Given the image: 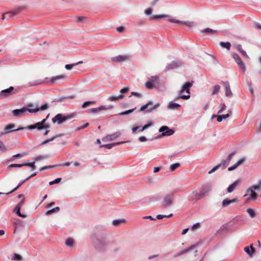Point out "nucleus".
I'll return each instance as SVG.
<instances>
[{
  "label": "nucleus",
  "mask_w": 261,
  "mask_h": 261,
  "mask_svg": "<svg viewBox=\"0 0 261 261\" xmlns=\"http://www.w3.org/2000/svg\"><path fill=\"white\" fill-rule=\"evenodd\" d=\"M181 65V63L180 61H172L171 63L168 64L166 66V69H174Z\"/></svg>",
  "instance_id": "obj_22"
},
{
  "label": "nucleus",
  "mask_w": 261,
  "mask_h": 261,
  "mask_svg": "<svg viewBox=\"0 0 261 261\" xmlns=\"http://www.w3.org/2000/svg\"><path fill=\"white\" fill-rule=\"evenodd\" d=\"M129 91V88L128 87H125L122 89H121L120 91V93L121 94H125L127 93Z\"/></svg>",
  "instance_id": "obj_56"
},
{
  "label": "nucleus",
  "mask_w": 261,
  "mask_h": 261,
  "mask_svg": "<svg viewBox=\"0 0 261 261\" xmlns=\"http://www.w3.org/2000/svg\"><path fill=\"white\" fill-rule=\"evenodd\" d=\"M193 82H187L183 84L181 87V89L179 91L180 93L181 94L184 92H186L187 93V95H190V88L193 85Z\"/></svg>",
  "instance_id": "obj_10"
},
{
  "label": "nucleus",
  "mask_w": 261,
  "mask_h": 261,
  "mask_svg": "<svg viewBox=\"0 0 261 261\" xmlns=\"http://www.w3.org/2000/svg\"><path fill=\"white\" fill-rule=\"evenodd\" d=\"M99 107L100 111L101 110H111L113 108V107L111 105L109 106H101Z\"/></svg>",
  "instance_id": "obj_42"
},
{
  "label": "nucleus",
  "mask_w": 261,
  "mask_h": 261,
  "mask_svg": "<svg viewBox=\"0 0 261 261\" xmlns=\"http://www.w3.org/2000/svg\"><path fill=\"white\" fill-rule=\"evenodd\" d=\"M48 108V105L47 103H45L41 106L40 108H39V110H41V111H44L46 109H47Z\"/></svg>",
  "instance_id": "obj_59"
},
{
  "label": "nucleus",
  "mask_w": 261,
  "mask_h": 261,
  "mask_svg": "<svg viewBox=\"0 0 261 261\" xmlns=\"http://www.w3.org/2000/svg\"><path fill=\"white\" fill-rule=\"evenodd\" d=\"M59 211H60V207L59 206H57V207H56L55 208H52L51 210H49L45 212V214L46 215H50L51 214H53V213H56V212H58Z\"/></svg>",
  "instance_id": "obj_33"
},
{
  "label": "nucleus",
  "mask_w": 261,
  "mask_h": 261,
  "mask_svg": "<svg viewBox=\"0 0 261 261\" xmlns=\"http://www.w3.org/2000/svg\"><path fill=\"white\" fill-rule=\"evenodd\" d=\"M236 151H233L230 153L228 156L227 157L226 159L224 160V161L222 162L221 163H222V165L223 166H225V164H228L230 161H231L232 156L236 154Z\"/></svg>",
  "instance_id": "obj_27"
},
{
  "label": "nucleus",
  "mask_w": 261,
  "mask_h": 261,
  "mask_svg": "<svg viewBox=\"0 0 261 261\" xmlns=\"http://www.w3.org/2000/svg\"><path fill=\"white\" fill-rule=\"evenodd\" d=\"M74 64H67L65 65V68L67 70H70L71 69L73 66H74Z\"/></svg>",
  "instance_id": "obj_63"
},
{
  "label": "nucleus",
  "mask_w": 261,
  "mask_h": 261,
  "mask_svg": "<svg viewBox=\"0 0 261 261\" xmlns=\"http://www.w3.org/2000/svg\"><path fill=\"white\" fill-rule=\"evenodd\" d=\"M159 132L162 133L160 137L169 136L174 133V131L173 129H170L167 126H162L159 129Z\"/></svg>",
  "instance_id": "obj_5"
},
{
  "label": "nucleus",
  "mask_w": 261,
  "mask_h": 261,
  "mask_svg": "<svg viewBox=\"0 0 261 261\" xmlns=\"http://www.w3.org/2000/svg\"><path fill=\"white\" fill-rule=\"evenodd\" d=\"M49 156H50L48 154L41 155H39L38 156L35 157L34 158V160L37 162H39L40 161L48 159L49 158Z\"/></svg>",
  "instance_id": "obj_31"
},
{
  "label": "nucleus",
  "mask_w": 261,
  "mask_h": 261,
  "mask_svg": "<svg viewBox=\"0 0 261 261\" xmlns=\"http://www.w3.org/2000/svg\"><path fill=\"white\" fill-rule=\"evenodd\" d=\"M145 13L147 15H149L152 13V10L150 8L146 9L145 10Z\"/></svg>",
  "instance_id": "obj_64"
},
{
  "label": "nucleus",
  "mask_w": 261,
  "mask_h": 261,
  "mask_svg": "<svg viewBox=\"0 0 261 261\" xmlns=\"http://www.w3.org/2000/svg\"><path fill=\"white\" fill-rule=\"evenodd\" d=\"M160 106V103L158 102L154 105H153L152 101L149 100L146 104L140 108L139 111L142 112L146 110V113H150L158 109Z\"/></svg>",
  "instance_id": "obj_2"
},
{
  "label": "nucleus",
  "mask_w": 261,
  "mask_h": 261,
  "mask_svg": "<svg viewBox=\"0 0 261 261\" xmlns=\"http://www.w3.org/2000/svg\"><path fill=\"white\" fill-rule=\"evenodd\" d=\"M126 142H127V141H120V142H116V143H110V144L101 145L100 146V147H105L106 148L110 149L117 145H120L121 144H124Z\"/></svg>",
  "instance_id": "obj_20"
},
{
  "label": "nucleus",
  "mask_w": 261,
  "mask_h": 261,
  "mask_svg": "<svg viewBox=\"0 0 261 261\" xmlns=\"http://www.w3.org/2000/svg\"><path fill=\"white\" fill-rule=\"evenodd\" d=\"M14 87L12 86L10 87L8 89L2 90L1 92H0V98H5L13 94H15V92H14Z\"/></svg>",
  "instance_id": "obj_9"
},
{
  "label": "nucleus",
  "mask_w": 261,
  "mask_h": 261,
  "mask_svg": "<svg viewBox=\"0 0 261 261\" xmlns=\"http://www.w3.org/2000/svg\"><path fill=\"white\" fill-rule=\"evenodd\" d=\"M247 212L248 213V214L250 215V216L251 218H254L256 215V214H255L254 211L252 208H248L247 210Z\"/></svg>",
  "instance_id": "obj_40"
},
{
  "label": "nucleus",
  "mask_w": 261,
  "mask_h": 261,
  "mask_svg": "<svg viewBox=\"0 0 261 261\" xmlns=\"http://www.w3.org/2000/svg\"><path fill=\"white\" fill-rule=\"evenodd\" d=\"M55 139H56V137H51L50 139H46V140H45L43 141L42 142L41 144H42V145L46 144H47V143H49V142H50V141H52L54 140Z\"/></svg>",
  "instance_id": "obj_52"
},
{
  "label": "nucleus",
  "mask_w": 261,
  "mask_h": 261,
  "mask_svg": "<svg viewBox=\"0 0 261 261\" xmlns=\"http://www.w3.org/2000/svg\"><path fill=\"white\" fill-rule=\"evenodd\" d=\"M222 83L224 85L225 89V95L228 97H231L232 96V93L231 91L229 83L228 82L222 81Z\"/></svg>",
  "instance_id": "obj_13"
},
{
  "label": "nucleus",
  "mask_w": 261,
  "mask_h": 261,
  "mask_svg": "<svg viewBox=\"0 0 261 261\" xmlns=\"http://www.w3.org/2000/svg\"><path fill=\"white\" fill-rule=\"evenodd\" d=\"M72 118V116H66L61 114H58L52 119V121L54 123L57 122L59 124H60L68 120L71 119Z\"/></svg>",
  "instance_id": "obj_4"
},
{
  "label": "nucleus",
  "mask_w": 261,
  "mask_h": 261,
  "mask_svg": "<svg viewBox=\"0 0 261 261\" xmlns=\"http://www.w3.org/2000/svg\"><path fill=\"white\" fill-rule=\"evenodd\" d=\"M158 76H152L149 79V80L153 84H154L158 80Z\"/></svg>",
  "instance_id": "obj_48"
},
{
  "label": "nucleus",
  "mask_w": 261,
  "mask_h": 261,
  "mask_svg": "<svg viewBox=\"0 0 261 261\" xmlns=\"http://www.w3.org/2000/svg\"><path fill=\"white\" fill-rule=\"evenodd\" d=\"M220 88H221V87L220 85H215L212 88V94L213 95H215V94H217L219 92Z\"/></svg>",
  "instance_id": "obj_32"
},
{
  "label": "nucleus",
  "mask_w": 261,
  "mask_h": 261,
  "mask_svg": "<svg viewBox=\"0 0 261 261\" xmlns=\"http://www.w3.org/2000/svg\"><path fill=\"white\" fill-rule=\"evenodd\" d=\"M24 164H27V165H24V166H30L33 169H35V168H36L34 162L30 163H24Z\"/></svg>",
  "instance_id": "obj_58"
},
{
  "label": "nucleus",
  "mask_w": 261,
  "mask_h": 261,
  "mask_svg": "<svg viewBox=\"0 0 261 261\" xmlns=\"http://www.w3.org/2000/svg\"><path fill=\"white\" fill-rule=\"evenodd\" d=\"M74 243V240L72 238H68L65 242V244L66 246L69 247H71L73 246Z\"/></svg>",
  "instance_id": "obj_35"
},
{
  "label": "nucleus",
  "mask_w": 261,
  "mask_h": 261,
  "mask_svg": "<svg viewBox=\"0 0 261 261\" xmlns=\"http://www.w3.org/2000/svg\"><path fill=\"white\" fill-rule=\"evenodd\" d=\"M145 87L148 89H152L155 88L154 84L152 83L149 80L145 83Z\"/></svg>",
  "instance_id": "obj_37"
},
{
  "label": "nucleus",
  "mask_w": 261,
  "mask_h": 261,
  "mask_svg": "<svg viewBox=\"0 0 261 261\" xmlns=\"http://www.w3.org/2000/svg\"><path fill=\"white\" fill-rule=\"evenodd\" d=\"M123 98L124 96L122 94L119 95L118 96L111 95L108 98L107 100L109 101L113 102L122 100L123 99Z\"/></svg>",
  "instance_id": "obj_24"
},
{
  "label": "nucleus",
  "mask_w": 261,
  "mask_h": 261,
  "mask_svg": "<svg viewBox=\"0 0 261 261\" xmlns=\"http://www.w3.org/2000/svg\"><path fill=\"white\" fill-rule=\"evenodd\" d=\"M173 200V195L172 194H169L166 195L163 201V206L165 207H169L172 204V202Z\"/></svg>",
  "instance_id": "obj_6"
},
{
  "label": "nucleus",
  "mask_w": 261,
  "mask_h": 261,
  "mask_svg": "<svg viewBox=\"0 0 261 261\" xmlns=\"http://www.w3.org/2000/svg\"><path fill=\"white\" fill-rule=\"evenodd\" d=\"M100 111L99 107L91 108V109H88L87 110V112L88 113H97Z\"/></svg>",
  "instance_id": "obj_41"
},
{
  "label": "nucleus",
  "mask_w": 261,
  "mask_h": 261,
  "mask_svg": "<svg viewBox=\"0 0 261 261\" xmlns=\"http://www.w3.org/2000/svg\"><path fill=\"white\" fill-rule=\"evenodd\" d=\"M27 180H26V179H24V180H22V181H21L19 182V184H18V186L15 188H14V189L13 190H12L11 191H10V192H8V193H6V194H10V193H13V192H15V191H16V190L19 188V187H20V186H21V185H22L24 182H25V181H27Z\"/></svg>",
  "instance_id": "obj_39"
},
{
  "label": "nucleus",
  "mask_w": 261,
  "mask_h": 261,
  "mask_svg": "<svg viewBox=\"0 0 261 261\" xmlns=\"http://www.w3.org/2000/svg\"><path fill=\"white\" fill-rule=\"evenodd\" d=\"M190 98V95H184V94H182L181 93L179 92V93L177 94V95L175 98L174 100H177L180 98L185 99V100H188Z\"/></svg>",
  "instance_id": "obj_29"
},
{
  "label": "nucleus",
  "mask_w": 261,
  "mask_h": 261,
  "mask_svg": "<svg viewBox=\"0 0 261 261\" xmlns=\"http://www.w3.org/2000/svg\"><path fill=\"white\" fill-rule=\"evenodd\" d=\"M246 161V158L245 157H243L241 159H240L233 166L229 167L228 168V171H232L236 169L238 166L242 165L245 161Z\"/></svg>",
  "instance_id": "obj_21"
},
{
  "label": "nucleus",
  "mask_w": 261,
  "mask_h": 261,
  "mask_svg": "<svg viewBox=\"0 0 261 261\" xmlns=\"http://www.w3.org/2000/svg\"><path fill=\"white\" fill-rule=\"evenodd\" d=\"M220 45L222 47L225 48L227 50L230 49V48L231 46V44L229 42H220Z\"/></svg>",
  "instance_id": "obj_34"
},
{
  "label": "nucleus",
  "mask_w": 261,
  "mask_h": 261,
  "mask_svg": "<svg viewBox=\"0 0 261 261\" xmlns=\"http://www.w3.org/2000/svg\"><path fill=\"white\" fill-rule=\"evenodd\" d=\"M135 109V108L133 109H130V110H127L124 112H121L119 114H118V115H125L129 114L131 113L132 112H133Z\"/></svg>",
  "instance_id": "obj_46"
},
{
  "label": "nucleus",
  "mask_w": 261,
  "mask_h": 261,
  "mask_svg": "<svg viewBox=\"0 0 261 261\" xmlns=\"http://www.w3.org/2000/svg\"><path fill=\"white\" fill-rule=\"evenodd\" d=\"M241 184V181L240 180L238 179L234 181L232 184H231L227 189V191L228 193H232L233 191H234L237 187L239 186Z\"/></svg>",
  "instance_id": "obj_17"
},
{
  "label": "nucleus",
  "mask_w": 261,
  "mask_h": 261,
  "mask_svg": "<svg viewBox=\"0 0 261 261\" xmlns=\"http://www.w3.org/2000/svg\"><path fill=\"white\" fill-rule=\"evenodd\" d=\"M221 109L218 111V114H220L221 113H222V112H223L224 110H225V109H226V106H225V105L224 103L221 104Z\"/></svg>",
  "instance_id": "obj_60"
},
{
  "label": "nucleus",
  "mask_w": 261,
  "mask_h": 261,
  "mask_svg": "<svg viewBox=\"0 0 261 261\" xmlns=\"http://www.w3.org/2000/svg\"><path fill=\"white\" fill-rule=\"evenodd\" d=\"M238 201L239 200L237 198H233L232 199H225L223 200L222 202V207H226L230 204L237 203Z\"/></svg>",
  "instance_id": "obj_18"
},
{
  "label": "nucleus",
  "mask_w": 261,
  "mask_h": 261,
  "mask_svg": "<svg viewBox=\"0 0 261 261\" xmlns=\"http://www.w3.org/2000/svg\"><path fill=\"white\" fill-rule=\"evenodd\" d=\"M197 246H198L197 244H195V245H192L187 249H185L183 250H181L178 252H177V253L174 254L173 257L175 258L178 257L182 255V254H184L191 250L195 249Z\"/></svg>",
  "instance_id": "obj_11"
},
{
  "label": "nucleus",
  "mask_w": 261,
  "mask_h": 261,
  "mask_svg": "<svg viewBox=\"0 0 261 261\" xmlns=\"http://www.w3.org/2000/svg\"><path fill=\"white\" fill-rule=\"evenodd\" d=\"M168 20L170 22L176 23H181L185 24L189 27L192 28L194 25V22L193 21H180L177 19H175L173 18H169Z\"/></svg>",
  "instance_id": "obj_12"
},
{
  "label": "nucleus",
  "mask_w": 261,
  "mask_h": 261,
  "mask_svg": "<svg viewBox=\"0 0 261 261\" xmlns=\"http://www.w3.org/2000/svg\"><path fill=\"white\" fill-rule=\"evenodd\" d=\"M166 17H167V15H164V14L158 15H155V16H153L152 17H151V19H161V18Z\"/></svg>",
  "instance_id": "obj_50"
},
{
  "label": "nucleus",
  "mask_w": 261,
  "mask_h": 261,
  "mask_svg": "<svg viewBox=\"0 0 261 261\" xmlns=\"http://www.w3.org/2000/svg\"><path fill=\"white\" fill-rule=\"evenodd\" d=\"M28 107L29 108H27L28 110L35 109L36 108L39 109V108L38 106H34L32 103L29 104Z\"/></svg>",
  "instance_id": "obj_61"
},
{
  "label": "nucleus",
  "mask_w": 261,
  "mask_h": 261,
  "mask_svg": "<svg viewBox=\"0 0 261 261\" xmlns=\"http://www.w3.org/2000/svg\"><path fill=\"white\" fill-rule=\"evenodd\" d=\"M0 150L4 152L7 150V148L1 141H0Z\"/></svg>",
  "instance_id": "obj_55"
},
{
  "label": "nucleus",
  "mask_w": 261,
  "mask_h": 261,
  "mask_svg": "<svg viewBox=\"0 0 261 261\" xmlns=\"http://www.w3.org/2000/svg\"><path fill=\"white\" fill-rule=\"evenodd\" d=\"M15 125L14 124H10L9 125H7L5 126L6 133H9L11 132L18 131V130H23V129H25V127H19V128H18L16 129H15Z\"/></svg>",
  "instance_id": "obj_15"
},
{
  "label": "nucleus",
  "mask_w": 261,
  "mask_h": 261,
  "mask_svg": "<svg viewBox=\"0 0 261 261\" xmlns=\"http://www.w3.org/2000/svg\"><path fill=\"white\" fill-rule=\"evenodd\" d=\"M241 55L244 57L245 58H246V59H249V56L247 55L246 52L245 51H244V50H242L241 52H240Z\"/></svg>",
  "instance_id": "obj_62"
},
{
  "label": "nucleus",
  "mask_w": 261,
  "mask_h": 261,
  "mask_svg": "<svg viewBox=\"0 0 261 261\" xmlns=\"http://www.w3.org/2000/svg\"><path fill=\"white\" fill-rule=\"evenodd\" d=\"M125 222L126 220L124 219H117L114 220L112 221V224L114 226H118L120 225L121 224L125 223Z\"/></svg>",
  "instance_id": "obj_30"
},
{
  "label": "nucleus",
  "mask_w": 261,
  "mask_h": 261,
  "mask_svg": "<svg viewBox=\"0 0 261 261\" xmlns=\"http://www.w3.org/2000/svg\"><path fill=\"white\" fill-rule=\"evenodd\" d=\"M65 77H66L65 75L64 74H61V75L55 76L52 77L50 79V82L51 84H54L56 82V81L61 80V79H64V78H65Z\"/></svg>",
  "instance_id": "obj_28"
},
{
  "label": "nucleus",
  "mask_w": 261,
  "mask_h": 261,
  "mask_svg": "<svg viewBox=\"0 0 261 261\" xmlns=\"http://www.w3.org/2000/svg\"><path fill=\"white\" fill-rule=\"evenodd\" d=\"M131 96H134L138 98H141L142 97V94L137 92H132L131 93Z\"/></svg>",
  "instance_id": "obj_47"
},
{
  "label": "nucleus",
  "mask_w": 261,
  "mask_h": 261,
  "mask_svg": "<svg viewBox=\"0 0 261 261\" xmlns=\"http://www.w3.org/2000/svg\"><path fill=\"white\" fill-rule=\"evenodd\" d=\"M201 32L205 34H214L216 32V31L210 28H206L203 30Z\"/></svg>",
  "instance_id": "obj_36"
},
{
  "label": "nucleus",
  "mask_w": 261,
  "mask_h": 261,
  "mask_svg": "<svg viewBox=\"0 0 261 261\" xmlns=\"http://www.w3.org/2000/svg\"><path fill=\"white\" fill-rule=\"evenodd\" d=\"M172 216V214H170L169 215H158L156 216V218L158 219H163L164 218H168V217H171Z\"/></svg>",
  "instance_id": "obj_49"
},
{
  "label": "nucleus",
  "mask_w": 261,
  "mask_h": 261,
  "mask_svg": "<svg viewBox=\"0 0 261 261\" xmlns=\"http://www.w3.org/2000/svg\"><path fill=\"white\" fill-rule=\"evenodd\" d=\"M21 208V207L17 205H16V206L15 207L14 211L17 215H19V214H20V210Z\"/></svg>",
  "instance_id": "obj_57"
},
{
  "label": "nucleus",
  "mask_w": 261,
  "mask_h": 261,
  "mask_svg": "<svg viewBox=\"0 0 261 261\" xmlns=\"http://www.w3.org/2000/svg\"><path fill=\"white\" fill-rule=\"evenodd\" d=\"M261 191V180H259L257 182V185H253L249 187L247 190L246 192H253L255 191Z\"/></svg>",
  "instance_id": "obj_14"
},
{
  "label": "nucleus",
  "mask_w": 261,
  "mask_h": 261,
  "mask_svg": "<svg viewBox=\"0 0 261 261\" xmlns=\"http://www.w3.org/2000/svg\"><path fill=\"white\" fill-rule=\"evenodd\" d=\"M25 128H28L29 129H37L38 130H41L44 128V126H42L41 123L39 122L35 124L29 125L27 127H25Z\"/></svg>",
  "instance_id": "obj_23"
},
{
  "label": "nucleus",
  "mask_w": 261,
  "mask_h": 261,
  "mask_svg": "<svg viewBox=\"0 0 261 261\" xmlns=\"http://www.w3.org/2000/svg\"><path fill=\"white\" fill-rule=\"evenodd\" d=\"M232 57L236 61L238 65L239 66V67H240L243 70V72H245L246 71L245 65L239 55L236 53H233L232 54Z\"/></svg>",
  "instance_id": "obj_7"
},
{
  "label": "nucleus",
  "mask_w": 261,
  "mask_h": 261,
  "mask_svg": "<svg viewBox=\"0 0 261 261\" xmlns=\"http://www.w3.org/2000/svg\"><path fill=\"white\" fill-rule=\"evenodd\" d=\"M121 135L122 133L120 131H117L113 134L108 135V136L110 138L109 140H110L111 141H112L115 140V139L121 136Z\"/></svg>",
  "instance_id": "obj_25"
},
{
  "label": "nucleus",
  "mask_w": 261,
  "mask_h": 261,
  "mask_svg": "<svg viewBox=\"0 0 261 261\" xmlns=\"http://www.w3.org/2000/svg\"><path fill=\"white\" fill-rule=\"evenodd\" d=\"M211 190L212 187L211 186H206L203 187L200 193L196 194V196L198 199L205 197L208 194Z\"/></svg>",
  "instance_id": "obj_8"
},
{
  "label": "nucleus",
  "mask_w": 261,
  "mask_h": 261,
  "mask_svg": "<svg viewBox=\"0 0 261 261\" xmlns=\"http://www.w3.org/2000/svg\"><path fill=\"white\" fill-rule=\"evenodd\" d=\"M222 163H220L216 166H214L210 171H208V173L209 174L213 173L214 172L216 171L217 170H218L219 167L221 166Z\"/></svg>",
  "instance_id": "obj_44"
},
{
  "label": "nucleus",
  "mask_w": 261,
  "mask_h": 261,
  "mask_svg": "<svg viewBox=\"0 0 261 261\" xmlns=\"http://www.w3.org/2000/svg\"><path fill=\"white\" fill-rule=\"evenodd\" d=\"M24 164H11L9 167H22L24 166Z\"/></svg>",
  "instance_id": "obj_54"
},
{
  "label": "nucleus",
  "mask_w": 261,
  "mask_h": 261,
  "mask_svg": "<svg viewBox=\"0 0 261 261\" xmlns=\"http://www.w3.org/2000/svg\"><path fill=\"white\" fill-rule=\"evenodd\" d=\"M244 250L250 257H252L255 252V249L253 247L252 244L250 246L245 247Z\"/></svg>",
  "instance_id": "obj_16"
},
{
  "label": "nucleus",
  "mask_w": 261,
  "mask_h": 261,
  "mask_svg": "<svg viewBox=\"0 0 261 261\" xmlns=\"http://www.w3.org/2000/svg\"><path fill=\"white\" fill-rule=\"evenodd\" d=\"M95 249L99 252L103 251L108 245V242L105 240L97 239L93 242Z\"/></svg>",
  "instance_id": "obj_3"
},
{
  "label": "nucleus",
  "mask_w": 261,
  "mask_h": 261,
  "mask_svg": "<svg viewBox=\"0 0 261 261\" xmlns=\"http://www.w3.org/2000/svg\"><path fill=\"white\" fill-rule=\"evenodd\" d=\"M127 57L125 56H118L112 58V60L117 62H121L127 60Z\"/></svg>",
  "instance_id": "obj_26"
},
{
  "label": "nucleus",
  "mask_w": 261,
  "mask_h": 261,
  "mask_svg": "<svg viewBox=\"0 0 261 261\" xmlns=\"http://www.w3.org/2000/svg\"><path fill=\"white\" fill-rule=\"evenodd\" d=\"M180 107V105L175 103L173 101H170L167 106V109L170 110H177Z\"/></svg>",
  "instance_id": "obj_19"
},
{
  "label": "nucleus",
  "mask_w": 261,
  "mask_h": 261,
  "mask_svg": "<svg viewBox=\"0 0 261 261\" xmlns=\"http://www.w3.org/2000/svg\"><path fill=\"white\" fill-rule=\"evenodd\" d=\"M250 193V198L252 200H256L257 198V194L255 191L249 192Z\"/></svg>",
  "instance_id": "obj_38"
},
{
  "label": "nucleus",
  "mask_w": 261,
  "mask_h": 261,
  "mask_svg": "<svg viewBox=\"0 0 261 261\" xmlns=\"http://www.w3.org/2000/svg\"><path fill=\"white\" fill-rule=\"evenodd\" d=\"M179 166H180V164L178 163H176L172 164L170 166L169 169L170 171H173L175 170L176 168L179 167Z\"/></svg>",
  "instance_id": "obj_43"
},
{
  "label": "nucleus",
  "mask_w": 261,
  "mask_h": 261,
  "mask_svg": "<svg viewBox=\"0 0 261 261\" xmlns=\"http://www.w3.org/2000/svg\"><path fill=\"white\" fill-rule=\"evenodd\" d=\"M12 259L15 260H18V261H20L22 260V257L20 255L15 253V254H14Z\"/></svg>",
  "instance_id": "obj_51"
},
{
  "label": "nucleus",
  "mask_w": 261,
  "mask_h": 261,
  "mask_svg": "<svg viewBox=\"0 0 261 261\" xmlns=\"http://www.w3.org/2000/svg\"><path fill=\"white\" fill-rule=\"evenodd\" d=\"M61 181V178H56V179H55L53 181H50L49 182V185H54V184H58V183H59Z\"/></svg>",
  "instance_id": "obj_53"
},
{
  "label": "nucleus",
  "mask_w": 261,
  "mask_h": 261,
  "mask_svg": "<svg viewBox=\"0 0 261 261\" xmlns=\"http://www.w3.org/2000/svg\"><path fill=\"white\" fill-rule=\"evenodd\" d=\"M95 102L94 101H87L84 102V103L82 105V108H85L87 107H88V106H89L90 104H94V103H95Z\"/></svg>",
  "instance_id": "obj_45"
},
{
  "label": "nucleus",
  "mask_w": 261,
  "mask_h": 261,
  "mask_svg": "<svg viewBox=\"0 0 261 261\" xmlns=\"http://www.w3.org/2000/svg\"><path fill=\"white\" fill-rule=\"evenodd\" d=\"M39 111V109L28 110L27 108L23 107L20 109H15L12 111L13 115L15 117H21L27 115V113H36Z\"/></svg>",
  "instance_id": "obj_1"
}]
</instances>
